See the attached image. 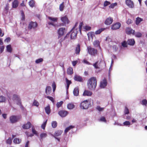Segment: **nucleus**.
I'll use <instances>...</instances> for the list:
<instances>
[{"mask_svg":"<svg viewBox=\"0 0 147 147\" xmlns=\"http://www.w3.org/2000/svg\"><path fill=\"white\" fill-rule=\"evenodd\" d=\"M88 88L91 90H95L97 85L96 78L95 77H92L88 81L87 83Z\"/></svg>","mask_w":147,"mask_h":147,"instance_id":"obj_1","label":"nucleus"},{"mask_svg":"<svg viewBox=\"0 0 147 147\" xmlns=\"http://www.w3.org/2000/svg\"><path fill=\"white\" fill-rule=\"evenodd\" d=\"M78 23H76L74 26L71 30L70 31L67 33L66 36L64 38V39H65L69 36L70 33H71L70 38L71 39H74L76 37L78 31V29L76 27L78 26Z\"/></svg>","mask_w":147,"mask_h":147,"instance_id":"obj_2","label":"nucleus"},{"mask_svg":"<svg viewBox=\"0 0 147 147\" xmlns=\"http://www.w3.org/2000/svg\"><path fill=\"white\" fill-rule=\"evenodd\" d=\"M90 106V102L88 100H86L82 101L80 105L81 109H87Z\"/></svg>","mask_w":147,"mask_h":147,"instance_id":"obj_3","label":"nucleus"},{"mask_svg":"<svg viewBox=\"0 0 147 147\" xmlns=\"http://www.w3.org/2000/svg\"><path fill=\"white\" fill-rule=\"evenodd\" d=\"M67 30L65 28L61 27L59 28L57 30V34L58 35V38H60L66 33Z\"/></svg>","mask_w":147,"mask_h":147,"instance_id":"obj_4","label":"nucleus"},{"mask_svg":"<svg viewBox=\"0 0 147 147\" xmlns=\"http://www.w3.org/2000/svg\"><path fill=\"white\" fill-rule=\"evenodd\" d=\"M12 99L14 103L21 106V102L20 97L17 95L14 94L13 95Z\"/></svg>","mask_w":147,"mask_h":147,"instance_id":"obj_5","label":"nucleus"},{"mask_svg":"<svg viewBox=\"0 0 147 147\" xmlns=\"http://www.w3.org/2000/svg\"><path fill=\"white\" fill-rule=\"evenodd\" d=\"M21 117V116H15L12 115L10 117V121L11 123H14L17 121Z\"/></svg>","mask_w":147,"mask_h":147,"instance_id":"obj_6","label":"nucleus"},{"mask_svg":"<svg viewBox=\"0 0 147 147\" xmlns=\"http://www.w3.org/2000/svg\"><path fill=\"white\" fill-rule=\"evenodd\" d=\"M88 53L91 55H95L97 53V50L91 47H87Z\"/></svg>","mask_w":147,"mask_h":147,"instance_id":"obj_7","label":"nucleus"},{"mask_svg":"<svg viewBox=\"0 0 147 147\" xmlns=\"http://www.w3.org/2000/svg\"><path fill=\"white\" fill-rule=\"evenodd\" d=\"M107 82L106 79L104 78L103 79L101 80L100 83V86L101 88H105L107 86Z\"/></svg>","mask_w":147,"mask_h":147,"instance_id":"obj_8","label":"nucleus"},{"mask_svg":"<svg viewBox=\"0 0 147 147\" xmlns=\"http://www.w3.org/2000/svg\"><path fill=\"white\" fill-rule=\"evenodd\" d=\"M104 64V62L102 61H100L99 63L98 61H97L93 64L92 65L96 69H100L101 66V64Z\"/></svg>","mask_w":147,"mask_h":147,"instance_id":"obj_9","label":"nucleus"},{"mask_svg":"<svg viewBox=\"0 0 147 147\" xmlns=\"http://www.w3.org/2000/svg\"><path fill=\"white\" fill-rule=\"evenodd\" d=\"M125 4L127 6L130 8H133L134 7V3L131 0H126Z\"/></svg>","mask_w":147,"mask_h":147,"instance_id":"obj_10","label":"nucleus"},{"mask_svg":"<svg viewBox=\"0 0 147 147\" xmlns=\"http://www.w3.org/2000/svg\"><path fill=\"white\" fill-rule=\"evenodd\" d=\"M121 26V24L120 23L117 22L112 26L111 29L113 30H117Z\"/></svg>","mask_w":147,"mask_h":147,"instance_id":"obj_11","label":"nucleus"},{"mask_svg":"<svg viewBox=\"0 0 147 147\" xmlns=\"http://www.w3.org/2000/svg\"><path fill=\"white\" fill-rule=\"evenodd\" d=\"M37 26V24L36 22H31L30 23L28 26V28L31 29L32 28H34Z\"/></svg>","mask_w":147,"mask_h":147,"instance_id":"obj_12","label":"nucleus"},{"mask_svg":"<svg viewBox=\"0 0 147 147\" xmlns=\"http://www.w3.org/2000/svg\"><path fill=\"white\" fill-rule=\"evenodd\" d=\"M125 32L126 33L128 34H132L133 35L134 34V32H135L134 30L130 28H127L125 29Z\"/></svg>","mask_w":147,"mask_h":147,"instance_id":"obj_13","label":"nucleus"},{"mask_svg":"<svg viewBox=\"0 0 147 147\" xmlns=\"http://www.w3.org/2000/svg\"><path fill=\"white\" fill-rule=\"evenodd\" d=\"M113 20L112 18L109 17L105 20V23L106 25H109L113 22Z\"/></svg>","mask_w":147,"mask_h":147,"instance_id":"obj_14","label":"nucleus"},{"mask_svg":"<svg viewBox=\"0 0 147 147\" xmlns=\"http://www.w3.org/2000/svg\"><path fill=\"white\" fill-rule=\"evenodd\" d=\"M67 111H59L58 114L61 117H65L68 114Z\"/></svg>","mask_w":147,"mask_h":147,"instance_id":"obj_15","label":"nucleus"},{"mask_svg":"<svg viewBox=\"0 0 147 147\" xmlns=\"http://www.w3.org/2000/svg\"><path fill=\"white\" fill-rule=\"evenodd\" d=\"M127 44L130 46H133L135 43V41L134 39H128L127 41Z\"/></svg>","mask_w":147,"mask_h":147,"instance_id":"obj_16","label":"nucleus"},{"mask_svg":"<svg viewBox=\"0 0 147 147\" xmlns=\"http://www.w3.org/2000/svg\"><path fill=\"white\" fill-rule=\"evenodd\" d=\"M92 94V92L88 90H85L83 94V96H90Z\"/></svg>","mask_w":147,"mask_h":147,"instance_id":"obj_17","label":"nucleus"},{"mask_svg":"<svg viewBox=\"0 0 147 147\" xmlns=\"http://www.w3.org/2000/svg\"><path fill=\"white\" fill-rule=\"evenodd\" d=\"M74 79L75 81L79 82H82L83 81L82 78L80 76L76 75L75 76Z\"/></svg>","mask_w":147,"mask_h":147,"instance_id":"obj_18","label":"nucleus"},{"mask_svg":"<svg viewBox=\"0 0 147 147\" xmlns=\"http://www.w3.org/2000/svg\"><path fill=\"white\" fill-rule=\"evenodd\" d=\"M31 124L30 122H28L26 124L23 125L22 127L24 129H28L31 127Z\"/></svg>","mask_w":147,"mask_h":147,"instance_id":"obj_19","label":"nucleus"},{"mask_svg":"<svg viewBox=\"0 0 147 147\" xmlns=\"http://www.w3.org/2000/svg\"><path fill=\"white\" fill-rule=\"evenodd\" d=\"M61 20L65 24H68L69 22L67 17L66 16L61 18Z\"/></svg>","mask_w":147,"mask_h":147,"instance_id":"obj_20","label":"nucleus"},{"mask_svg":"<svg viewBox=\"0 0 147 147\" xmlns=\"http://www.w3.org/2000/svg\"><path fill=\"white\" fill-rule=\"evenodd\" d=\"M51 92V88L50 86H47L46 88L45 92L47 95L49 94Z\"/></svg>","mask_w":147,"mask_h":147,"instance_id":"obj_21","label":"nucleus"},{"mask_svg":"<svg viewBox=\"0 0 147 147\" xmlns=\"http://www.w3.org/2000/svg\"><path fill=\"white\" fill-rule=\"evenodd\" d=\"M80 46L79 44H78L77 45L75 49V53L76 54L78 55L80 53Z\"/></svg>","mask_w":147,"mask_h":147,"instance_id":"obj_22","label":"nucleus"},{"mask_svg":"<svg viewBox=\"0 0 147 147\" xmlns=\"http://www.w3.org/2000/svg\"><path fill=\"white\" fill-rule=\"evenodd\" d=\"M79 91L78 87H76L74 89L73 91V94L75 96H77L79 95Z\"/></svg>","mask_w":147,"mask_h":147,"instance_id":"obj_23","label":"nucleus"},{"mask_svg":"<svg viewBox=\"0 0 147 147\" xmlns=\"http://www.w3.org/2000/svg\"><path fill=\"white\" fill-rule=\"evenodd\" d=\"M75 107V105L73 103L71 102L68 104L67 105V108L68 109L71 110L73 109Z\"/></svg>","mask_w":147,"mask_h":147,"instance_id":"obj_24","label":"nucleus"},{"mask_svg":"<svg viewBox=\"0 0 147 147\" xmlns=\"http://www.w3.org/2000/svg\"><path fill=\"white\" fill-rule=\"evenodd\" d=\"M143 21V19L139 17H138L136 18V24L137 25H139L140 22Z\"/></svg>","mask_w":147,"mask_h":147,"instance_id":"obj_25","label":"nucleus"},{"mask_svg":"<svg viewBox=\"0 0 147 147\" xmlns=\"http://www.w3.org/2000/svg\"><path fill=\"white\" fill-rule=\"evenodd\" d=\"M18 5V2L17 0H15L12 3V7L13 8H16Z\"/></svg>","mask_w":147,"mask_h":147,"instance_id":"obj_26","label":"nucleus"},{"mask_svg":"<svg viewBox=\"0 0 147 147\" xmlns=\"http://www.w3.org/2000/svg\"><path fill=\"white\" fill-rule=\"evenodd\" d=\"M75 126H74L71 125L69 127H66L64 131V133L65 134L67 133L68 131H69L70 129L74 128Z\"/></svg>","mask_w":147,"mask_h":147,"instance_id":"obj_27","label":"nucleus"},{"mask_svg":"<svg viewBox=\"0 0 147 147\" xmlns=\"http://www.w3.org/2000/svg\"><path fill=\"white\" fill-rule=\"evenodd\" d=\"M47 136V134L45 133H42L40 135V140L41 141L43 139L46 138Z\"/></svg>","mask_w":147,"mask_h":147,"instance_id":"obj_28","label":"nucleus"},{"mask_svg":"<svg viewBox=\"0 0 147 147\" xmlns=\"http://www.w3.org/2000/svg\"><path fill=\"white\" fill-rule=\"evenodd\" d=\"M62 132L63 131L61 130L56 131L54 134V136L55 137L59 136L61 134Z\"/></svg>","mask_w":147,"mask_h":147,"instance_id":"obj_29","label":"nucleus"},{"mask_svg":"<svg viewBox=\"0 0 147 147\" xmlns=\"http://www.w3.org/2000/svg\"><path fill=\"white\" fill-rule=\"evenodd\" d=\"M135 36L137 38H140L142 36V34L140 32H134V34L133 35Z\"/></svg>","mask_w":147,"mask_h":147,"instance_id":"obj_30","label":"nucleus"},{"mask_svg":"<svg viewBox=\"0 0 147 147\" xmlns=\"http://www.w3.org/2000/svg\"><path fill=\"white\" fill-rule=\"evenodd\" d=\"M21 142V139H19L17 138H15L13 140V142L16 144H19Z\"/></svg>","mask_w":147,"mask_h":147,"instance_id":"obj_31","label":"nucleus"},{"mask_svg":"<svg viewBox=\"0 0 147 147\" xmlns=\"http://www.w3.org/2000/svg\"><path fill=\"white\" fill-rule=\"evenodd\" d=\"M67 74L70 75H71L73 73V69L71 67L68 68L67 70Z\"/></svg>","mask_w":147,"mask_h":147,"instance_id":"obj_32","label":"nucleus"},{"mask_svg":"<svg viewBox=\"0 0 147 147\" xmlns=\"http://www.w3.org/2000/svg\"><path fill=\"white\" fill-rule=\"evenodd\" d=\"M6 48L7 51L10 53L12 52V49L10 45H7Z\"/></svg>","mask_w":147,"mask_h":147,"instance_id":"obj_33","label":"nucleus"},{"mask_svg":"<svg viewBox=\"0 0 147 147\" xmlns=\"http://www.w3.org/2000/svg\"><path fill=\"white\" fill-rule=\"evenodd\" d=\"M66 83L67 84L66 89L67 90H68L69 89V85L71 84V81L68 80L67 78H66Z\"/></svg>","mask_w":147,"mask_h":147,"instance_id":"obj_34","label":"nucleus"},{"mask_svg":"<svg viewBox=\"0 0 147 147\" xmlns=\"http://www.w3.org/2000/svg\"><path fill=\"white\" fill-rule=\"evenodd\" d=\"M105 30V28H101L96 31L95 32V34H100L102 31Z\"/></svg>","mask_w":147,"mask_h":147,"instance_id":"obj_35","label":"nucleus"},{"mask_svg":"<svg viewBox=\"0 0 147 147\" xmlns=\"http://www.w3.org/2000/svg\"><path fill=\"white\" fill-rule=\"evenodd\" d=\"M98 121L99 122H103L104 123L107 122V120L104 117H102L98 119Z\"/></svg>","mask_w":147,"mask_h":147,"instance_id":"obj_36","label":"nucleus"},{"mask_svg":"<svg viewBox=\"0 0 147 147\" xmlns=\"http://www.w3.org/2000/svg\"><path fill=\"white\" fill-rule=\"evenodd\" d=\"M48 19L50 20L53 21V22H57V18H54L51 17H49Z\"/></svg>","mask_w":147,"mask_h":147,"instance_id":"obj_37","label":"nucleus"},{"mask_svg":"<svg viewBox=\"0 0 147 147\" xmlns=\"http://www.w3.org/2000/svg\"><path fill=\"white\" fill-rule=\"evenodd\" d=\"M93 45L95 47H97L99 46L100 42L99 41L96 40L94 41Z\"/></svg>","mask_w":147,"mask_h":147,"instance_id":"obj_38","label":"nucleus"},{"mask_svg":"<svg viewBox=\"0 0 147 147\" xmlns=\"http://www.w3.org/2000/svg\"><path fill=\"white\" fill-rule=\"evenodd\" d=\"M6 100V98L4 96H0V102H4Z\"/></svg>","mask_w":147,"mask_h":147,"instance_id":"obj_39","label":"nucleus"},{"mask_svg":"<svg viewBox=\"0 0 147 147\" xmlns=\"http://www.w3.org/2000/svg\"><path fill=\"white\" fill-rule=\"evenodd\" d=\"M29 4L30 7H32L34 5V1L33 0H31L29 2Z\"/></svg>","mask_w":147,"mask_h":147,"instance_id":"obj_40","label":"nucleus"},{"mask_svg":"<svg viewBox=\"0 0 147 147\" xmlns=\"http://www.w3.org/2000/svg\"><path fill=\"white\" fill-rule=\"evenodd\" d=\"M131 123L130 122L128 121H126L123 122V125L124 126H126L129 127Z\"/></svg>","mask_w":147,"mask_h":147,"instance_id":"obj_41","label":"nucleus"},{"mask_svg":"<svg viewBox=\"0 0 147 147\" xmlns=\"http://www.w3.org/2000/svg\"><path fill=\"white\" fill-rule=\"evenodd\" d=\"M47 120H46L41 125V127L43 129H44L45 128L47 123Z\"/></svg>","mask_w":147,"mask_h":147,"instance_id":"obj_42","label":"nucleus"},{"mask_svg":"<svg viewBox=\"0 0 147 147\" xmlns=\"http://www.w3.org/2000/svg\"><path fill=\"white\" fill-rule=\"evenodd\" d=\"M51 125H52V127L53 128H55L57 126V123L56 121H53L51 123Z\"/></svg>","mask_w":147,"mask_h":147,"instance_id":"obj_43","label":"nucleus"},{"mask_svg":"<svg viewBox=\"0 0 147 147\" xmlns=\"http://www.w3.org/2000/svg\"><path fill=\"white\" fill-rule=\"evenodd\" d=\"M64 7V6L63 4V2L59 5V9L61 11H63V10Z\"/></svg>","mask_w":147,"mask_h":147,"instance_id":"obj_44","label":"nucleus"},{"mask_svg":"<svg viewBox=\"0 0 147 147\" xmlns=\"http://www.w3.org/2000/svg\"><path fill=\"white\" fill-rule=\"evenodd\" d=\"M141 104L143 105L146 106L147 105V100L146 99L143 100Z\"/></svg>","mask_w":147,"mask_h":147,"instance_id":"obj_45","label":"nucleus"},{"mask_svg":"<svg viewBox=\"0 0 147 147\" xmlns=\"http://www.w3.org/2000/svg\"><path fill=\"white\" fill-rule=\"evenodd\" d=\"M127 41L126 42V41H125L121 43V45L123 47H127Z\"/></svg>","mask_w":147,"mask_h":147,"instance_id":"obj_46","label":"nucleus"},{"mask_svg":"<svg viewBox=\"0 0 147 147\" xmlns=\"http://www.w3.org/2000/svg\"><path fill=\"white\" fill-rule=\"evenodd\" d=\"M39 105L38 102L36 100H34L33 102L32 105L38 107Z\"/></svg>","mask_w":147,"mask_h":147,"instance_id":"obj_47","label":"nucleus"},{"mask_svg":"<svg viewBox=\"0 0 147 147\" xmlns=\"http://www.w3.org/2000/svg\"><path fill=\"white\" fill-rule=\"evenodd\" d=\"M117 5V3H113L111 4L109 6V8H113L115 7Z\"/></svg>","mask_w":147,"mask_h":147,"instance_id":"obj_48","label":"nucleus"},{"mask_svg":"<svg viewBox=\"0 0 147 147\" xmlns=\"http://www.w3.org/2000/svg\"><path fill=\"white\" fill-rule=\"evenodd\" d=\"M63 102L62 101H61L60 102H58L56 104L57 107V108H59L61 107V105L63 104Z\"/></svg>","mask_w":147,"mask_h":147,"instance_id":"obj_49","label":"nucleus"},{"mask_svg":"<svg viewBox=\"0 0 147 147\" xmlns=\"http://www.w3.org/2000/svg\"><path fill=\"white\" fill-rule=\"evenodd\" d=\"M6 143L9 145L11 144L12 143V139L11 138H9L6 141Z\"/></svg>","mask_w":147,"mask_h":147,"instance_id":"obj_50","label":"nucleus"},{"mask_svg":"<svg viewBox=\"0 0 147 147\" xmlns=\"http://www.w3.org/2000/svg\"><path fill=\"white\" fill-rule=\"evenodd\" d=\"M20 12L22 16V20H24L25 19V18L23 11V10H21Z\"/></svg>","mask_w":147,"mask_h":147,"instance_id":"obj_51","label":"nucleus"},{"mask_svg":"<svg viewBox=\"0 0 147 147\" xmlns=\"http://www.w3.org/2000/svg\"><path fill=\"white\" fill-rule=\"evenodd\" d=\"M32 132L33 133V134H35L36 135H37L38 134V132L37 131L35 130L34 128L33 127H32Z\"/></svg>","mask_w":147,"mask_h":147,"instance_id":"obj_52","label":"nucleus"},{"mask_svg":"<svg viewBox=\"0 0 147 147\" xmlns=\"http://www.w3.org/2000/svg\"><path fill=\"white\" fill-rule=\"evenodd\" d=\"M46 98L51 100L53 103L54 102V100L53 97L50 96H47L46 97Z\"/></svg>","mask_w":147,"mask_h":147,"instance_id":"obj_53","label":"nucleus"},{"mask_svg":"<svg viewBox=\"0 0 147 147\" xmlns=\"http://www.w3.org/2000/svg\"><path fill=\"white\" fill-rule=\"evenodd\" d=\"M43 59L42 58H40L36 60L35 61V63H38L42 61Z\"/></svg>","mask_w":147,"mask_h":147,"instance_id":"obj_54","label":"nucleus"},{"mask_svg":"<svg viewBox=\"0 0 147 147\" xmlns=\"http://www.w3.org/2000/svg\"><path fill=\"white\" fill-rule=\"evenodd\" d=\"M111 3L110 2L107 1H105L104 3V6L105 7L109 5Z\"/></svg>","mask_w":147,"mask_h":147,"instance_id":"obj_55","label":"nucleus"},{"mask_svg":"<svg viewBox=\"0 0 147 147\" xmlns=\"http://www.w3.org/2000/svg\"><path fill=\"white\" fill-rule=\"evenodd\" d=\"M9 9V4L8 3H7L5 6V10L6 11V12H8V11Z\"/></svg>","mask_w":147,"mask_h":147,"instance_id":"obj_56","label":"nucleus"},{"mask_svg":"<svg viewBox=\"0 0 147 147\" xmlns=\"http://www.w3.org/2000/svg\"><path fill=\"white\" fill-rule=\"evenodd\" d=\"M52 86L53 88V91L54 92L56 88V85L54 82H53L52 84Z\"/></svg>","mask_w":147,"mask_h":147,"instance_id":"obj_57","label":"nucleus"},{"mask_svg":"<svg viewBox=\"0 0 147 147\" xmlns=\"http://www.w3.org/2000/svg\"><path fill=\"white\" fill-rule=\"evenodd\" d=\"M83 24V23L82 22H81L80 23L79 25V27L78 30L80 31V32H81V30L82 29V26Z\"/></svg>","mask_w":147,"mask_h":147,"instance_id":"obj_58","label":"nucleus"},{"mask_svg":"<svg viewBox=\"0 0 147 147\" xmlns=\"http://www.w3.org/2000/svg\"><path fill=\"white\" fill-rule=\"evenodd\" d=\"M132 23V21L130 19H127L126 21V23L128 24H129Z\"/></svg>","mask_w":147,"mask_h":147,"instance_id":"obj_59","label":"nucleus"},{"mask_svg":"<svg viewBox=\"0 0 147 147\" xmlns=\"http://www.w3.org/2000/svg\"><path fill=\"white\" fill-rule=\"evenodd\" d=\"M95 33L94 32H89V35H90V36H92V37L93 38V37L94 36H95Z\"/></svg>","mask_w":147,"mask_h":147,"instance_id":"obj_60","label":"nucleus"},{"mask_svg":"<svg viewBox=\"0 0 147 147\" xmlns=\"http://www.w3.org/2000/svg\"><path fill=\"white\" fill-rule=\"evenodd\" d=\"M113 59H112L111 65V66H110V68L109 69V76L110 74L111 69V68L112 66V65L113 64Z\"/></svg>","mask_w":147,"mask_h":147,"instance_id":"obj_61","label":"nucleus"},{"mask_svg":"<svg viewBox=\"0 0 147 147\" xmlns=\"http://www.w3.org/2000/svg\"><path fill=\"white\" fill-rule=\"evenodd\" d=\"M96 109L98 111L102 110L104 109V108L103 107H101L99 106H97L96 107Z\"/></svg>","mask_w":147,"mask_h":147,"instance_id":"obj_62","label":"nucleus"},{"mask_svg":"<svg viewBox=\"0 0 147 147\" xmlns=\"http://www.w3.org/2000/svg\"><path fill=\"white\" fill-rule=\"evenodd\" d=\"M84 29H86V30H89L91 29V27L90 26H85Z\"/></svg>","mask_w":147,"mask_h":147,"instance_id":"obj_63","label":"nucleus"},{"mask_svg":"<svg viewBox=\"0 0 147 147\" xmlns=\"http://www.w3.org/2000/svg\"><path fill=\"white\" fill-rule=\"evenodd\" d=\"M83 62L89 65H91L92 64L90 63H89V62L87 60L85 59H84L83 60Z\"/></svg>","mask_w":147,"mask_h":147,"instance_id":"obj_64","label":"nucleus"}]
</instances>
